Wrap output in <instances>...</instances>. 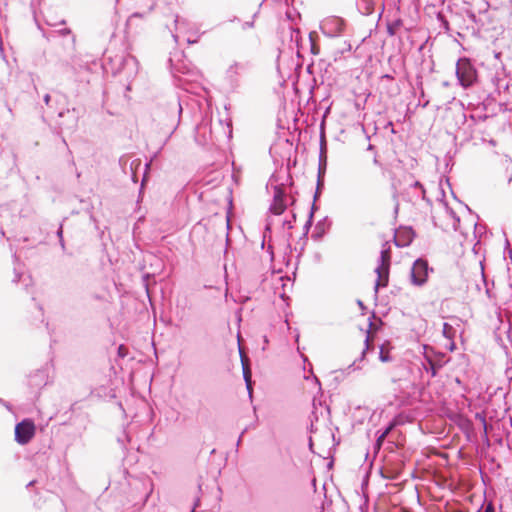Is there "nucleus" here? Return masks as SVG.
<instances>
[{
  "label": "nucleus",
  "mask_w": 512,
  "mask_h": 512,
  "mask_svg": "<svg viewBox=\"0 0 512 512\" xmlns=\"http://www.w3.org/2000/svg\"><path fill=\"white\" fill-rule=\"evenodd\" d=\"M182 104L180 97L173 93L168 96L164 101L159 103L155 117L160 125L169 130L168 139L177 130L181 115H182Z\"/></svg>",
  "instance_id": "f257e3e1"
},
{
  "label": "nucleus",
  "mask_w": 512,
  "mask_h": 512,
  "mask_svg": "<svg viewBox=\"0 0 512 512\" xmlns=\"http://www.w3.org/2000/svg\"><path fill=\"white\" fill-rule=\"evenodd\" d=\"M103 69L114 76L122 75L126 81H130L138 73V61L130 54L109 55L104 60Z\"/></svg>",
  "instance_id": "f03ea898"
},
{
  "label": "nucleus",
  "mask_w": 512,
  "mask_h": 512,
  "mask_svg": "<svg viewBox=\"0 0 512 512\" xmlns=\"http://www.w3.org/2000/svg\"><path fill=\"white\" fill-rule=\"evenodd\" d=\"M30 250L26 247L18 248L14 253V278L13 282H24V289L28 291V287L32 281L31 273L26 270V260H29Z\"/></svg>",
  "instance_id": "7ed1b4c3"
},
{
  "label": "nucleus",
  "mask_w": 512,
  "mask_h": 512,
  "mask_svg": "<svg viewBox=\"0 0 512 512\" xmlns=\"http://www.w3.org/2000/svg\"><path fill=\"white\" fill-rule=\"evenodd\" d=\"M391 264V246L388 241L382 244L378 265L375 268L377 274V280L375 282V293H378L379 287H385L388 285L389 269Z\"/></svg>",
  "instance_id": "20e7f679"
},
{
  "label": "nucleus",
  "mask_w": 512,
  "mask_h": 512,
  "mask_svg": "<svg viewBox=\"0 0 512 512\" xmlns=\"http://www.w3.org/2000/svg\"><path fill=\"white\" fill-rule=\"evenodd\" d=\"M456 77L458 83L464 88L472 87L477 81L478 74L475 66L467 57L459 58L456 63Z\"/></svg>",
  "instance_id": "39448f33"
},
{
  "label": "nucleus",
  "mask_w": 512,
  "mask_h": 512,
  "mask_svg": "<svg viewBox=\"0 0 512 512\" xmlns=\"http://www.w3.org/2000/svg\"><path fill=\"white\" fill-rule=\"evenodd\" d=\"M252 68V63L248 60L235 61L231 64L225 73V80L228 82L231 89H236L240 86L241 79L249 73Z\"/></svg>",
  "instance_id": "423d86ee"
},
{
  "label": "nucleus",
  "mask_w": 512,
  "mask_h": 512,
  "mask_svg": "<svg viewBox=\"0 0 512 512\" xmlns=\"http://www.w3.org/2000/svg\"><path fill=\"white\" fill-rule=\"evenodd\" d=\"M432 271L433 268L429 267L428 261L426 259H416L410 271L411 283L418 287L423 286L427 282L429 273Z\"/></svg>",
  "instance_id": "0eeeda50"
},
{
  "label": "nucleus",
  "mask_w": 512,
  "mask_h": 512,
  "mask_svg": "<svg viewBox=\"0 0 512 512\" xmlns=\"http://www.w3.org/2000/svg\"><path fill=\"white\" fill-rule=\"evenodd\" d=\"M271 185L274 186V195H273V202L270 205V211L275 215L282 214L286 209V193L283 188L284 183H278V178L276 175H272L270 178Z\"/></svg>",
  "instance_id": "6e6552de"
},
{
  "label": "nucleus",
  "mask_w": 512,
  "mask_h": 512,
  "mask_svg": "<svg viewBox=\"0 0 512 512\" xmlns=\"http://www.w3.org/2000/svg\"><path fill=\"white\" fill-rule=\"evenodd\" d=\"M345 27V22L340 17H329L321 22L320 28L324 35L328 37L339 36Z\"/></svg>",
  "instance_id": "1a4fd4ad"
},
{
  "label": "nucleus",
  "mask_w": 512,
  "mask_h": 512,
  "mask_svg": "<svg viewBox=\"0 0 512 512\" xmlns=\"http://www.w3.org/2000/svg\"><path fill=\"white\" fill-rule=\"evenodd\" d=\"M32 438V418H25L15 426V440L17 443L27 444Z\"/></svg>",
  "instance_id": "9d476101"
},
{
  "label": "nucleus",
  "mask_w": 512,
  "mask_h": 512,
  "mask_svg": "<svg viewBox=\"0 0 512 512\" xmlns=\"http://www.w3.org/2000/svg\"><path fill=\"white\" fill-rule=\"evenodd\" d=\"M58 117L66 119L65 121L58 124L61 132L64 130L73 132L76 129L77 116L75 115V113L73 111L71 112V111L67 110L66 112H59Z\"/></svg>",
  "instance_id": "9b49d317"
},
{
  "label": "nucleus",
  "mask_w": 512,
  "mask_h": 512,
  "mask_svg": "<svg viewBox=\"0 0 512 512\" xmlns=\"http://www.w3.org/2000/svg\"><path fill=\"white\" fill-rule=\"evenodd\" d=\"M414 238V232L411 228L398 231L394 235V244L397 247L403 248L411 244Z\"/></svg>",
  "instance_id": "f8f14e48"
},
{
  "label": "nucleus",
  "mask_w": 512,
  "mask_h": 512,
  "mask_svg": "<svg viewBox=\"0 0 512 512\" xmlns=\"http://www.w3.org/2000/svg\"><path fill=\"white\" fill-rule=\"evenodd\" d=\"M51 366L46 365L44 368L34 373V386L44 387L50 382Z\"/></svg>",
  "instance_id": "ddd939ff"
},
{
  "label": "nucleus",
  "mask_w": 512,
  "mask_h": 512,
  "mask_svg": "<svg viewBox=\"0 0 512 512\" xmlns=\"http://www.w3.org/2000/svg\"><path fill=\"white\" fill-rule=\"evenodd\" d=\"M428 349L427 345H424V350L426 351ZM424 357L427 361V366L424 365V368L426 371L431 373L432 377H435L437 375L438 370L442 367L440 363L435 362L426 352L424 354Z\"/></svg>",
  "instance_id": "4468645a"
},
{
  "label": "nucleus",
  "mask_w": 512,
  "mask_h": 512,
  "mask_svg": "<svg viewBox=\"0 0 512 512\" xmlns=\"http://www.w3.org/2000/svg\"><path fill=\"white\" fill-rule=\"evenodd\" d=\"M241 355V361H242V367H243V377L246 383V387L249 393V396H252V384H251V371L248 365L245 363L242 353Z\"/></svg>",
  "instance_id": "2eb2a0df"
},
{
  "label": "nucleus",
  "mask_w": 512,
  "mask_h": 512,
  "mask_svg": "<svg viewBox=\"0 0 512 512\" xmlns=\"http://www.w3.org/2000/svg\"><path fill=\"white\" fill-rule=\"evenodd\" d=\"M357 7L364 15H370L374 9L372 0H358Z\"/></svg>",
  "instance_id": "dca6fc26"
},
{
  "label": "nucleus",
  "mask_w": 512,
  "mask_h": 512,
  "mask_svg": "<svg viewBox=\"0 0 512 512\" xmlns=\"http://www.w3.org/2000/svg\"><path fill=\"white\" fill-rule=\"evenodd\" d=\"M326 171V158L323 156V149L321 148V153L319 156V168H318V178L317 179H324Z\"/></svg>",
  "instance_id": "f3484780"
},
{
  "label": "nucleus",
  "mask_w": 512,
  "mask_h": 512,
  "mask_svg": "<svg viewBox=\"0 0 512 512\" xmlns=\"http://www.w3.org/2000/svg\"><path fill=\"white\" fill-rule=\"evenodd\" d=\"M443 336L449 340H452L455 336V329L452 325H450L447 322L443 323V329H442Z\"/></svg>",
  "instance_id": "a211bd4d"
},
{
  "label": "nucleus",
  "mask_w": 512,
  "mask_h": 512,
  "mask_svg": "<svg viewBox=\"0 0 512 512\" xmlns=\"http://www.w3.org/2000/svg\"><path fill=\"white\" fill-rule=\"evenodd\" d=\"M325 234V227L323 222H318L315 226V229L312 233V238L317 240L320 239Z\"/></svg>",
  "instance_id": "6ab92c4d"
},
{
  "label": "nucleus",
  "mask_w": 512,
  "mask_h": 512,
  "mask_svg": "<svg viewBox=\"0 0 512 512\" xmlns=\"http://www.w3.org/2000/svg\"><path fill=\"white\" fill-rule=\"evenodd\" d=\"M316 209V205L315 203L312 204V207H311V210H310V213H309V217H308V220L306 221L303 229H304V235H307L308 232H309V229L310 227L312 226V220H313V215H314V211Z\"/></svg>",
  "instance_id": "aec40b11"
},
{
  "label": "nucleus",
  "mask_w": 512,
  "mask_h": 512,
  "mask_svg": "<svg viewBox=\"0 0 512 512\" xmlns=\"http://www.w3.org/2000/svg\"><path fill=\"white\" fill-rule=\"evenodd\" d=\"M397 425L396 421L395 420H392L391 422H389V424L387 425V427L382 430V431H378L380 433V438L381 437H387L388 434L395 428V426Z\"/></svg>",
  "instance_id": "412c9836"
},
{
  "label": "nucleus",
  "mask_w": 512,
  "mask_h": 512,
  "mask_svg": "<svg viewBox=\"0 0 512 512\" xmlns=\"http://www.w3.org/2000/svg\"><path fill=\"white\" fill-rule=\"evenodd\" d=\"M437 20L440 22L441 27L445 31H449V29H450L449 22H448V20L446 19V17L442 13H438L437 14Z\"/></svg>",
  "instance_id": "4be33fe9"
},
{
  "label": "nucleus",
  "mask_w": 512,
  "mask_h": 512,
  "mask_svg": "<svg viewBox=\"0 0 512 512\" xmlns=\"http://www.w3.org/2000/svg\"><path fill=\"white\" fill-rule=\"evenodd\" d=\"M400 26V20H397L393 23H389L387 25V32L390 36H394L396 34V29Z\"/></svg>",
  "instance_id": "5701e85b"
},
{
  "label": "nucleus",
  "mask_w": 512,
  "mask_h": 512,
  "mask_svg": "<svg viewBox=\"0 0 512 512\" xmlns=\"http://www.w3.org/2000/svg\"><path fill=\"white\" fill-rule=\"evenodd\" d=\"M379 359H380L381 362H389V361H391V357H390L389 353L385 352L383 347H381V349H380Z\"/></svg>",
  "instance_id": "b1692460"
},
{
  "label": "nucleus",
  "mask_w": 512,
  "mask_h": 512,
  "mask_svg": "<svg viewBox=\"0 0 512 512\" xmlns=\"http://www.w3.org/2000/svg\"><path fill=\"white\" fill-rule=\"evenodd\" d=\"M324 187V179H317V187L314 194V201L319 197L321 189Z\"/></svg>",
  "instance_id": "393cba45"
},
{
  "label": "nucleus",
  "mask_w": 512,
  "mask_h": 512,
  "mask_svg": "<svg viewBox=\"0 0 512 512\" xmlns=\"http://www.w3.org/2000/svg\"><path fill=\"white\" fill-rule=\"evenodd\" d=\"M175 30L178 31L182 26L186 24L185 19L180 18L178 15L174 18Z\"/></svg>",
  "instance_id": "a878e982"
},
{
  "label": "nucleus",
  "mask_w": 512,
  "mask_h": 512,
  "mask_svg": "<svg viewBox=\"0 0 512 512\" xmlns=\"http://www.w3.org/2000/svg\"><path fill=\"white\" fill-rule=\"evenodd\" d=\"M172 73L174 74V76L176 77L178 73H181V74H187L188 73V69L186 68V66H175L172 68Z\"/></svg>",
  "instance_id": "bb28decb"
},
{
  "label": "nucleus",
  "mask_w": 512,
  "mask_h": 512,
  "mask_svg": "<svg viewBox=\"0 0 512 512\" xmlns=\"http://www.w3.org/2000/svg\"><path fill=\"white\" fill-rule=\"evenodd\" d=\"M57 236L59 238V244H60L62 250L65 251V242H64V239H63L62 225H60V227L57 230Z\"/></svg>",
  "instance_id": "cd10ccee"
},
{
  "label": "nucleus",
  "mask_w": 512,
  "mask_h": 512,
  "mask_svg": "<svg viewBox=\"0 0 512 512\" xmlns=\"http://www.w3.org/2000/svg\"><path fill=\"white\" fill-rule=\"evenodd\" d=\"M369 335L366 336L365 339V349L362 351L359 361H362L366 355V351L369 349Z\"/></svg>",
  "instance_id": "c85d7f7f"
},
{
  "label": "nucleus",
  "mask_w": 512,
  "mask_h": 512,
  "mask_svg": "<svg viewBox=\"0 0 512 512\" xmlns=\"http://www.w3.org/2000/svg\"><path fill=\"white\" fill-rule=\"evenodd\" d=\"M127 355V348L124 345L118 347V356L124 358Z\"/></svg>",
  "instance_id": "c756f323"
},
{
  "label": "nucleus",
  "mask_w": 512,
  "mask_h": 512,
  "mask_svg": "<svg viewBox=\"0 0 512 512\" xmlns=\"http://www.w3.org/2000/svg\"><path fill=\"white\" fill-rule=\"evenodd\" d=\"M385 438H386V437H381V438H380V433H379V432H377V439H376V442H375V447H376L377 449H380V448H381V446H382V444H383V442H384Z\"/></svg>",
  "instance_id": "7c9ffc66"
},
{
  "label": "nucleus",
  "mask_w": 512,
  "mask_h": 512,
  "mask_svg": "<svg viewBox=\"0 0 512 512\" xmlns=\"http://www.w3.org/2000/svg\"><path fill=\"white\" fill-rule=\"evenodd\" d=\"M201 129H205V126H204V125L197 126V128H196V136H195V139H196V141H197V142H199L200 144H204V143H205V141H203V142H202V141H200V140H199V132H200V130H201Z\"/></svg>",
  "instance_id": "2f4dec72"
},
{
  "label": "nucleus",
  "mask_w": 512,
  "mask_h": 512,
  "mask_svg": "<svg viewBox=\"0 0 512 512\" xmlns=\"http://www.w3.org/2000/svg\"><path fill=\"white\" fill-rule=\"evenodd\" d=\"M484 512H495L494 505L490 502L484 507Z\"/></svg>",
  "instance_id": "473e14b6"
},
{
  "label": "nucleus",
  "mask_w": 512,
  "mask_h": 512,
  "mask_svg": "<svg viewBox=\"0 0 512 512\" xmlns=\"http://www.w3.org/2000/svg\"><path fill=\"white\" fill-rule=\"evenodd\" d=\"M412 187H415V188H419V189H421V190H422L423 195L425 194L424 186H423L419 181H415V182L412 184Z\"/></svg>",
  "instance_id": "72a5a7b5"
},
{
  "label": "nucleus",
  "mask_w": 512,
  "mask_h": 512,
  "mask_svg": "<svg viewBox=\"0 0 512 512\" xmlns=\"http://www.w3.org/2000/svg\"><path fill=\"white\" fill-rule=\"evenodd\" d=\"M253 26H254V21H247V22L243 23L242 28L244 30H246L248 28H252Z\"/></svg>",
  "instance_id": "f704fd0d"
},
{
  "label": "nucleus",
  "mask_w": 512,
  "mask_h": 512,
  "mask_svg": "<svg viewBox=\"0 0 512 512\" xmlns=\"http://www.w3.org/2000/svg\"><path fill=\"white\" fill-rule=\"evenodd\" d=\"M385 128H390V131H391L392 134L396 133V131L394 129L393 122H391V121L387 122V124L385 125Z\"/></svg>",
  "instance_id": "c9c22d12"
},
{
  "label": "nucleus",
  "mask_w": 512,
  "mask_h": 512,
  "mask_svg": "<svg viewBox=\"0 0 512 512\" xmlns=\"http://www.w3.org/2000/svg\"><path fill=\"white\" fill-rule=\"evenodd\" d=\"M43 100H44L45 104L47 106H49L50 105V101H51V96L49 94H45L44 97H43Z\"/></svg>",
  "instance_id": "e433bc0d"
},
{
  "label": "nucleus",
  "mask_w": 512,
  "mask_h": 512,
  "mask_svg": "<svg viewBox=\"0 0 512 512\" xmlns=\"http://www.w3.org/2000/svg\"><path fill=\"white\" fill-rule=\"evenodd\" d=\"M283 225H284V226H287V228H288V229H292V228H293L292 221H290V220H285V221L283 222Z\"/></svg>",
  "instance_id": "4c0bfd02"
},
{
  "label": "nucleus",
  "mask_w": 512,
  "mask_h": 512,
  "mask_svg": "<svg viewBox=\"0 0 512 512\" xmlns=\"http://www.w3.org/2000/svg\"><path fill=\"white\" fill-rule=\"evenodd\" d=\"M246 431H247V428H245V429L241 432V434H240V436H239V438H238V440H237V444H236V445H237V447L240 445L241 440H242V437H243V435L246 433Z\"/></svg>",
  "instance_id": "58836bf2"
},
{
  "label": "nucleus",
  "mask_w": 512,
  "mask_h": 512,
  "mask_svg": "<svg viewBox=\"0 0 512 512\" xmlns=\"http://www.w3.org/2000/svg\"><path fill=\"white\" fill-rule=\"evenodd\" d=\"M345 48L342 49L340 52L343 53L344 51H351L352 47L350 43L345 42Z\"/></svg>",
  "instance_id": "ea45409f"
},
{
  "label": "nucleus",
  "mask_w": 512,
  "mask_h": 512,
  "mask_svg": "<svg viewBox=\"0 0 512 512\" xmlns=\"http://www.w3.org/2000/svg\"><path fill=\"white\" fill-rule=\"evenodd\" d=\"M480 267H481V277H482L483 281L486 282L484 266H483L482 262H480Z\"/></svg>",
  "instance_id": "a19ab883"
},
{
  "label": "nucleus",
  "mask_w": 512,
  "mask_h": 512,
  "mask_svg": "<svg viewBox=\"0 0 512 512\" xmlns=\"http://www.w3.org/2000/svg\"><path fill=\"white\" fill-rule=\"evenodd\" d=\"M450 215L457 221H460V218L456 215V213L453 210H450Z\"/></svg>",
  "instance_id": "79ce46f5"
},
{
  "label": "nucleus",
  "mask_w": 512,
  "mask_h": 512,
  "mask_svg": "<svg viewBox=\"0 0 512 512\" xmlns=\"http://www.w3.org/2000/svg\"><path fill=\"white\" fill-rule=\"evenodd\" d=\"M59 32L61 33V35H67V34H70V29L64 28V29L60 30Z\"/></svg>",
  "instance_id": "37998d69"
},
{
  "label": "nucleus",
  "mask_w": 512,
  "mask_h": 512,
  "mask_svg": "<svg viewBox=\"0 0 512 512\" xmlns=\"http://www.w3.org/2000/svg\"><path fill=\"white\" fill-rule=\"evenodd\" d=\"M356 362H357V360H355L351 365H349L348 369H353V370L359 369V367L356 366Z\"/></svg>",
  "instance_id": "c03bdc74"
},
{
  "label": "nucleus",
  "mask_w": 512,
  "mask_h": 512,
  "mask_svg": "<svg viewBox=\"0 0 512 512\" xmlns=\"http://www.w3.org/2000/svg\"><path fill=\"white\" fill-rule=\"evenodd\" d=\"M0 403H2L8 410H11V406L8 402H5L4 400L0 399Z\"/></svg>",
  "instance_id": "a18cd8bd"
},
{
  "label": "nucleus",
  "mask_w": 512,
  "mask_h": 512,
  "mask_svg": "<svg viewBox=\"0 0 512 512\" xmlns=\"http://www.w3.org/2000/svg\"><path fill=\"white\" fill-rule=\"evenodd\" d=\"M357 304L362 310L366 309L364 303L361 300H357Z\"/></svg>",
  "instance_id": "49530a36"
},
{
  "label": "nucleus",
  "mask_w": 512,
  "mask_h": 512,
  "mask_svg": "<svg viewBox=\"0 0 512 512\" xmlns=\"http://www.w3.org/2000/svg\"><path fill=\"white\" fill-rule=\"evenodd\" d=\"M382 79L393 80V76L390 74H385L382 76Z\"/></svg>",
  "instance_id": "de8ad7c7"
},
{
  "label": "nucleus",
  "mask_w": 512,
  "mask_h": 512,
  "mask_svg": "<svg viewBox=\"0 0 512 512\" xmlns=\"http://www.w3.org/2000/svg\"><path fill=\"white\" fill-rule=\"evenodd\" d=\"M36 24H37V28L41 31L42 35H43L44 37H46V33H45V31L43 30V28H42V27H41L37 22H36Z\"/></svg>",
  "instance_id": "09e8293b"
},
{
  "label": "nucleus",
  "mask_w": 512,
  "mask_h": 512,
  "mask_svg": "<svg viewBox=\"0 0 512 512\" xmlns=\"http://www.w3.org/2000/svg\"><path fill=\"white\" fill-rule=\"evenodd\" d=\"M172 37L175 42H178V35L176 33H172Z\"/></svg>",
  "instance_id": "8fccbe9b"
},
{
  "label": "nucleus",
  "mask_w": 512,
  "mask_h": 512,
  "mask_svg": "<svg viewBox=\"0 0 512 512\" xmlns=\"http://www.w3.org/2000/svg\"><path fill=\"white\" fill-rule=\"evenodd\" d=\"M27 488L34 487V484H32V481H29L26 485Z\"/></svg>",
  "instance_id": "3c124183"
},
{
  "label": "nucleus",
  "mask_w": 512,
  "mask_h": 512,
  "mask_svg": "<svg viewBox=\"0 0 512 512\" xmlns=\"http://www.w3.org/2000/svg\"><path fill=\"white\" fill-rule=\"evenodd\" d=\"M27 488L34 487V484H32V481H29L26 485Z\"/></svg>",
  "instance_id": "603ef678"
},
{
  "label": "nucleus",
  "mask_w": 512,
  "mask_h": 512,
  "mask_svg": "<svg viewBox=\"0 0 512 512\" xmlns=\"http://www.w3.org/2000/svg\"><path fill=\"white\" fill-rule=\"evenodd\" d=\"M230 21H231V22L239 21V18H238V17H236V16H234Z\"/></svg>",
  "instance_id": "864d4df0"
},
{
  "label": "nucleus",
  "mask_w": 512,
  "mask_h": 512,
  "mask_svg": "<svg viewBox=\"0 0 512 512\" xmlns=\"http://www.w3.org/2000/svg\"><path fill=\"white\" fill-rule=\"evenodd\" d=\"M368 149H369V150H372V149H373V146L370 144V145L368 146Z\"/></svg>",
  "instance_id": "5fc2aeb1"
},
{
  "label": "nucleus",
  "mask_w": 512,
  "mask_h": 512,
  "mask_svg": "<svg viewBox=\"0 0 512 512\" xmlns=\"http://www.w3.org/2000/svg\"><path fill=\"white\" fill-rule=\"evenodd\" d=\"M150 493L151 491L146 495L145 501L147 500V498H149Z\"/></svg>",
  "instance_id": "6e6d98bb"
},
{
  "label": "nucleus",
  "mask_w": 512,
  "mask_h": 512,
  "mask_svg": "<svg viewBox=\"0 0 512 512\" xmlns=\"http://www.w3.org/2000/svg\"><path fill=\"white\" fill-rule=\"evenodd\" d=\"M482 421H483L484 425H486V420H485V418H482Z\"/></svg>",
  "instance_id": "4d7b16f0"
},
{
  "label": "nucleus",
  "mask_w": 512,
  "mask_h": 512,
  "mask_svg": "<svg viewBox=\"0 0 512 512\" xmlns=\"http://www.w3.org/2000/svg\"><path fill=\"white\" fill-rule=\"evenodd\" d=\"M190 512H194V510H191Z\"/></svg>",
  "instance_id": "13d9d810"
}]
</instances>
